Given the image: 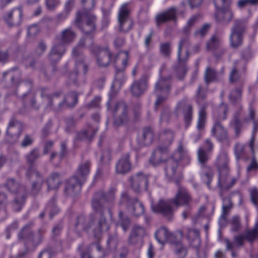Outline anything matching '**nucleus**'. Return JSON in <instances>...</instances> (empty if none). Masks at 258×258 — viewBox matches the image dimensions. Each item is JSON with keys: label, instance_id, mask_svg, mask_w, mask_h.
<instances>
[{"label": "nucleus", "instance_id": "obj_25", "mask_svg": "<svg viewBox=\"0 0 258 258\" xmlns=\"http://www.w3.org/2000/svg\"><path fill=\"white\" fill-rule=\"evenodd\" d=\"M212 136L219 142L227 141L229 140L227 130L221 123H214L211 130Z\"/></svg>", "mask_w": 258, "mask_h": 258}, {"label": "nucleus", "instance_id": "obj_40", "mask_svg": "<svg viewBox=\"0 0 258 258\" xmlns=\"http://www.w3.org/2000/svg\"><path fill=\"white\" fill-rule=\"evenodd\" d=\"M90 163L88 161L81 163L74 175L84 182L90 172Z\"/></svg>", "mask_w": 258, "mask_h": 258}, {"label": "nucleus", "instance_id": "obj_9", "mask_svg": "<svg viewBox=\"0 0 258 258\" xmlns=\"http://www.w3.org/2000/svg\"><path fill=\"white\" fill-rule=\"evenodd\" d=\"M84 46L85 40L81 39L78 45L73 50L72 55L75 58L76 62L75 71L71 72L69 75L68 83L70 85L77 84L79 71L82 70L84 75L88 72V66L84 62V57L82 53Z\"/></svg>", "mask_w": 258, "mask_h": 258}, {"label": "nucleus", "instance_id": "obj_58", "mask_svg": "<svg viewBox=\"0 0 258 258\" xmlns=\"http://www.w3.org/2000/svg\"><path fill=\"white\" fill-rule=\"evenodd\" d=\"M200 17L199 14H196L192 16L188 20L186 26L184 28V31L186 34L189 31L190 28L195 25L197 22Z\"/></svg>", "mask_w": 258, "mask_h": 258}, {"label": "nucleus", "instance_id": "obj_22", "mask_svg": "<svg viewBox=\"0 0 258 258\" xmlns=\"http://www.w3.org/2000/svg\"><path fill=\"white\" fill-rule=\"evenodd\" d=\"M176 108L178 110H181L183 115V118L187 127L190 123L192 118V105L188 103L185 99L180 101L177 104Z\"/></svg>", "mask_w": 258, "mask_h": 258}, {"label": "nucleus", "instance_id": "obj_23", "mask_svg": "<svg viewBox=\"0 0 258 258\" xmlns=\"http://www.w3.org/2000/svg\"><path fill=\"white\" fill-rule=\"evenodd\" d=\"M130 158V154L126 153L118 160L115 166L116 173L124 174L128 172L131 170L132 164Z\"/></svg>", "mask_w": 258, "mask_h": 258}, {"label": "nucleus", "instance_id": "obj_55", "mask_svg": "<svg viewBox=\"0 0 258 258\" xmlns=\"http://www.w3.org/2000/svg\"><path fill=\"white\" fill-rule=\"evenodd\" d=\"M55 202L56 198L54 197L50 200L46 208V210L49 211L50 212V218H52L53 216L58 212V209L55 204Z\"/></svg>", "mask_w": 258, "mask_h": 258}, {"label": "nucleus", "instance_id": "obj_54", "mask_svg": "<svg viewBox=\"0 0 258 258\" xmlns=\"http://www.w3.org/2000/svg\"><path fill=\"white\" fill-rule=\"evenodd\" d=\"M116 192V189L114 187H111L107 192L102 191L104 196V202L112 203L115 200Z\"/></svg>", "mask_w": 258, "mask_h": 258}, {"label": "nucleus", "instance_id": "obj_34", "mask_svg": "<svg viewBox=\"0 0 258 258\" xmlns=\"http://www.w3.org/2000/svg\"><path fill=\"white\" fill-rule=\"evenodd\" d=\"M228 107L227 104L221 103L215 111L213 114L214 123H221L227 117Z\"/></svg>", "mask_w": 258, "mask_h": 258}, {"label": "nucleus", "instance_id": "obj_5", "mask_svg": "<svg viewBox=\"0 0 258 258\" xmlns=\"http://www.w3.org/2000/svg\"><path fill=\"white\" fill-rule=\"evenodd\" d=\"M7 75L10 77L13 86H19L21 90L25 89L26 91L27 92L23 95V100L28 103L31 108L38 110L40 106L37 103L35 97L30 93L33 87L32 81L29 79L20 81L21 72L17 68L12 69L7 72H4L3 78H5Z\"/></svg>", "mask_w": 258, "mask_h": 258}, {"label": "nucleus", "instance_id": "obj_60", "mask_svg": "<svg viewBox=\"0 0 258 258\" xmlns=\"http://www.w3.org/2000/svg\"><path fill=\"white\" fill-rule=\"evenodd\" d=\"M245 153V146L237 144L235 145V154L237 160H239L244 156Z\"/></svg>", "mask_w": 258, "mask_h": 258}, {"label": "nucleus", "instance_id": "obj_52", "mask_svg": "<svg viewBox=\"0 0 258 258\" xmlns=\"http://www.w3.org/2000/svg\"><path fill=\"white\" fill-rule=\"evenodd\" d=\"M159 51L164 57L169 58L171 53V43L169 42L161 43Z\"/></svg>", "mask_w": 258, "mask_h": 258}, {"label": "nucleus", "instance_id": "obj_10", "mask_svg": "<svg viewBox=\"0 0 258 258\" xmlns=\"http://www.w3.org/2000/svg\"><path fill=\"white\" fill-rule=\"evenodd\" d=\"M129 53L127 51L119 52L113 59L115 69V81L112 85L113 88L115 86H121L126 80L124 70L127 66Z\"/></svg>", "mask_w": 258, "mask_h": 258}, {"label": "nucleus", "instance_id": "obj_53", "mask_svg": "<svg viewBox=\"0 0 258 258\" xmlns=\"http://www.w3.org/2000/svg\"><path fill=\"white\" fill-rule=\"evenodd\" d=\"M229 82L230 83H236L237 86H239V82L243 81L240 79V75L239 74L236 66H234L231 70L229 75Z\"/></svg>", "mask_w": 258, "mask_h": 258}, {"label": "nucleus", "instance_id": "obj_26", "mask_svg": "<svg viewBox=\"0 0 258 258\" xmlns=\"http://www.w3.org/2000/svg\"><path fill=\"white\" fill-rule=\"evenodd\" d=\"M215 17L217 22L227 24L232 20L233 13L229 7H227L217 11Z\"/></svg>", "mask_w": 258, "mask_h": 258}, {"label": "nucleus", "instance_id": "obj_6", "mask_svg": "<svg viewBox=\"0 0 258 258\" xmlns=\"http://www.w3.org/2000/svg\"><path fill=\"white\" fill-rule=\"evenodd\" d=\"M76 37L75 32L71 28L64 29L59 35H56L48 54L49 60L53 63L59 61L66 52L65 45L72 43Z\"/></svg>", "mask_w": 258, "mask_h": 258}, {"label": "nucleus", "instance_id": "obj_7", "mask_svg": "<svg viewBox=\"0 0 258 258\" xmlns=\"http://www.w3.org/2000/svg\"><path fill=\"white\" fill-rule=\"evenodd\" d=\"M33 222L25 225L18 235L19 239L24 240L25 244L28 248H35L43 241L46 230L40 228L34 233L32 230Z\"/></svg>", "mask_w": 258, "mask_h": 258}, {"label": "nucleus", "instance_id": "obj_19", "mask_svg": "<svg viewBox=\"0 0 258 258\" xmlns=\"http://www.w3.org/2000/svg\"><path fill=\"white\" fill-rule=\"evenodd\" d=\"M169 158L168 147L159 145L153 152L149 161L152 165L156 166L161 163H165Z\"/></svg>", "mask_w": 258, "mask_h": 258}, {"label": "nucleus", "instance_id": "obj_20", "mask_svg": "<svg viewBox=\"0 0 258 258\" xmlns=\"http://www.w3.org/2000/svg\"><path fill=\"white\" fill-rule=\"evenodd\" d=\"M132 188L136 192H140L142 189H147L149 182V176L142 172H139L130 178Z\"/></svg>", "mask_w": 258, "mask_h": 258}, {"label": "nucleus", "instance_id": "obj_46", "mask_svg": "<svg viewBox=\"0 0 258 258\" xmlns=\"http://www.w3.org/2000/svg\"><path fill=\"white\" fill-rule=\"evenodd\" d=\"M221 43V38L217 34L213 35L207 42V48L210 50L218 49Z\"/></svg>", "mask_w": 258, "mask_h": 258}, {"label": "nucleus", "instance_id": "obj_2", "mask_svg": "<svg viewBox=\"0 0 258 258\" xmlns=\"http://www.w3.org/2000/svg\"><path fill=\"white\" fill-rule=\"evenodd\" d=\"M96 17L90 13L78 12L75 20V24L79 26L80 23L83 20L85 24L82 30L85 33L86 36L81 39L85 40V43L89 40L91 43L89 47L90 52L94 54L96 57L97 65L100 67H106L112 61V54L108 48H101L99 46L92 43V37L90 36L95 29Z\"/></svg>", "mask_w": 258, "mask_h": 258}, {"label": "nucleus", "instance_id": "obj_63", "mask_svg": "<svg viewBox=\"0 0 258 258\" xmlns=\"http://www.w3.org/2000/svg\"><path fill=\"white\" fill-rule=\"evenodd\" d=\"M244 240H245V238L243 234L235 236L233 237V241L235 243L237 248H240L243 245Z\"/></svg>", "mask_w": 258, "mask_h": 258}, {"label": "nucleus", "instance_id": "obj_49", "mask_svg": "<svg viewBox=\"0 0 258 258\" xmlns=\"http://www.w3.org/2000/svg\"><path fill=\"white\" fill-rule=\"evenodd\" d=\"M244 238L250 243L253 242L258 237V223L251 230L245 231L244 233Z\"/></svg>", "mask_w": 258, "mask_h": 258}, {"label": "nucleus", "instance_id": "obj_44", "mask_svg": "<svg viewBox=\"0 0 258 258\" xmlns=\"http://www.w3.org/2000/svg\"><path fill=\"white\" fill-rule=\"evenodd\" d=\"M207 106L208 104L207 103L204 104L200 106L197 123V128L199 130H203L205 127L206 121V109Z\"/></svg>", "mask_w": 258, "mask_h": 258}, {"label": "nucleus", "instance_id": "obj_61", "mask_svg": "<svg viewBox=\"0 0 258 258\" xmlns=\"http://www.w3.org/2000/svg\"><path fill=\"white\" fill-rule=\"evenodd\" d=\"M210 27V25L208 24H204L200 29L195 32V36L196 37H204L209 31Z\"/></svg>", "mask_w": 258, "mask_h": 258}, {"label": "nucleus", "instance_id": "obj_16", "mask_svg": "<svg viewBox=\"0 0 258 258\" xmlns=\"http://www.w3.org/2000/svg\"><path fill=\"white\" fill-rule=\"evenodd\" d=\"M216 165L219 171L220 176V183L225 181V176L229 173V158L228 153L226 151H222L218 156Z\"/></svg>", "mask_w": 258, "mask_h": 258}, {"label": "nucleus", "instance_id": "obj_56", "mask_svg": "<svg viewBox=\"0 0 258 258\" xmlns=\"http://www.w3.org/2000/svg\"><path fill=\"white\" fill-rule=\"evenodd\" d=\"M228 174H227L226 177V180L225 181L221 182L220 183V176H219L218 185L221 189H229L235 183L236 181V179L235 178H233L231 179L230 183L228 182Z\"/></svg>", "mask_w": 258, "mask_h": 258}, {"label": "nucleus", "instance_id": "obj_27", "mask_svg": "<svg viewBox=\"0 0 258 258\" xmlns=\"http://www.w3.org/2000/svg\"><path fill=\"white\" fill-rule=\"evenodd\" d=\"M147 88V79L145 77L135 81L131 86V91L135 96H141Z\"/></svg>", "mask_w": 258, "mask_h": 258}, {"label": "nucleus", "instance_id": "obj_15", "mask_svg": "<svg viewBox=\"0 0 258 258\" xmlns=\"http://www.w3.org/2000/svg\"><path fill=\"white\" fill-rule=\"evenodd\" d=\"M27 177L32 180L30 194L36 196L41 190L43 184V176L36 168H28L26 173Z\"/></svg>", "mask_w": 258, "mask_h": 258}, {"label": "nucleus", "instance_id": "obj_48", "mask_svg": "<svg viewBox=\"0 0 258 258\" xmlns=\"http://www.w3.org/2000/svg\"><path fill=\"white\" fill-rule=\"evenodd\" d=\"M172 243L175 246V251L176 254L180 258H184L187 254L186 247L182 244L180 240L175 239L172 241Z\"/></svg>", "mask_w": 258, "mask_h": 258}, {"label": "nucleus", "instance_id": "obj_13", "mask_svg": "<svg viewBox=\"0 0 258 258\" xmlns=\"http://www.w3.org/2000/svg\"><path fill=\"white\" fill-rule=\"evenodd\" d=\"M247 22L245 20H236L231 28L229 37L230 46L236 49L241 46L243 42V35L246 29Z\"/></svg>", "mask_w": 258, "mask_h": 258}, {"label": "nucleus", "instance_id": "obj_33", "mask_svg": "<svg viewBox=\"0 0 258 258\" xmlns=\"http://www.w3.org/2000/svg\"><path fill=\"white\" fill-rule=\"evenodd\" d=\"M190 43L187 35L183 36L179 42L178 46L177 57L181 59V57H189V46Z\"/></svg>", "mask_w": 258, "mask_h": 258}, {"label": "nucleus", "instance_id": "obj_39", "mask_svg": "<svg viewBox=\"0 0 258 258\" xmlns=\"http://www.w3.org/2000/svg\"><path fill=\"white\" fill-rule=\"evenodd\" d=\"M174 137V133L171 130H164L160 135L161 144L164 147H169L172 143Z\"/></svg>", "mask_w": 258, "mask_h": 258}, {"label": "nucleus", "instance_id": "obj_35", "mask_svg": "<svg viewBox=\"0 0 258 258\" xmlns=\"http://www.w3.org/2000/svg\"><path fill=\"white\" fill-rule=\"evenodd\" d=\"M145 234V230L144 227L135 226L133 227L128 238L129 244H136L142 239Z\"/></svg>", "mask_w": 258, "mask_h": 258}, {"label": "nucleus", "instance_id": "obj_43", "mask_svg": "<svg viewBox=\"0 0 258 258\" xmlns=\"http://www.w3.org/2000/svg\"><path fill=\"white\" fill-rule=\"evenodd\" d=\"M240 109L236 111L233 114V119L232 122L230 123V125H233L235 131L236 137L239 136L242 127V121L240 120L241 111Z\"/></svg>", "mask_w": 258, "mask_h": 258}, {"label": "nucleus", "instance_id": "obj_29", "mask_svg": "<svg viewBox=\"0 0 258 258\" xmlns=\"http://www.w3.org/2000/svg\"><path fill=\"white\" fill-rule=\"evenodd\" d=\"M154 138L153 131L150 127H146L138 138V144L140 147L149 145L153 142Z\"/></svg>", "mask_w": 258, "mask_h": 258}, {"label": "nucleus", "instance_id": "obj_1", "mask_svg": "<svg viewBox=\"0 0 258 258\" xmlns=\"http://www.w3.org/2000/svg\"><path fill=\"white\" fill-rule=\"evenodd\" d=\"M103 196L101 190L95 193L91 202L94 212L87 217L80 215L77 217L75 230L79 235L84 231L99 239L103 232L110 229L109 221L105 214Z\"/></svg>", "mask_w": 258, "mask_h": 258}, {"label": "nucleus", "instance_id": "obj_4", "mask_svg": "<svg viewBox=\"0 0 258 258\" xmlns=\"http://www.w3.org/2000/svg\"><path fill=\"white\" fill-rule=\"evenodd\" d=\"M40 96L45 109L56 110H61L65 106L74 107L78 102V94L72 91L68 93L64 98L61 97V92L57 91L51 93L47 88L40 89Z\"/></svg>", "mask_w": 258, "mask_h": 258}, {"label": "nucleus", "instance_id": "obj_3", "mask_svg": "<svg viewBox=\"0 0 258 258\" xmlns=\"http://www.w3.org/2000/svg\"><path fill=\"white\" fill-rule=\"evenodd\" d=\"M177 192L175 197L169 200H160L157 203L152 204L151 208L153 212L159 213L170 220L173 218L174 209L172 206L177 209L182 206H189L192 202V198L188 190L181 186L178 181Z\"/></svg>", "mask_w": 258, "mask_h": 258}, {"label": "nucleus", "instance_id": "obj_14", "mask_svg": "<svg viewBox=\"0 0 258 258\" xmlns=\"http://www.w3.org/2000/svg\"><path fill=\"white\" fill-rule=\"evenodd\" d=\"M130 13L129 3L123 4L119 8L118 14V22L119 30L122 33H127L134 26V23L130 17Z\"/></svg>", "mask_w": 258, "mask_h": 258}, {"label": "nucleus", "instance_id": "obj_28", "mask_svg": "<svg viewBox=\"0 0 258 258\" xmlns=\"http://www.w3.org/2000/svg\"><path fill=\"white\" fill-rule=\"evenodd\" d=\"M22 16V10L20 8L13 9L9 14L4 16L6 22L10 26L19 24Z\"/></svg>", "mask_w": 258, "mask_h": 258}, {"label": "nucleus", "instance_id": "obj_18", "mask_svg": "<svg viewBox=\"0 0 258 258\" xmlns=\"http://www.w3.org/2000/svg\"><path fill=\"white\" fill-rule=\"evenodd\" d=\"M178 163L172 159H168L165 162V172L166 177L170 180L180 182L182 176L178 171Z\"/></svg>", "mask_w": 258, "mask_h": 258}, {"label": "nucleus", "instance_id": "obj_47", "mask_svg": "<svg viewBox=\"0 0 258 258\" xmlns=\"http://www.w3.org/2000/svg\"><path fill=\"white\" fill-rule=\"evenodd\" d=\"M211 154L205 148L199 147L197 151V156L200 163L204 166L210 159Z\"/></svg>", "mask_w": 258, "mask_h": 258}, {"label": "nucleus", "instance_id": "obj_32", "mask_svg": "<svg viewBox=\"0 0 258 258\" xmlns=\"http://www.w3.org/2000/svg\"><path fill=\"white\" fill-rule=\"evenodd\" d=\"M188 57H181V59L177 57V62L174 67L176 75L179 80L183 79L187 72L186 62Z\"/></svg>", "mask_w": 258, "mask_h": 258}, {"label": "nucleus", "instance_id": "obj_12", "mask_svg": "<svg viewBox=\"0 0 258 258\" xmlns=\"http://www.w3.org/2000/svg\"><path fill=\"white\" fill-rule=\"evenodd\" d=\"M171 77H160L155 85L154 93L157 96L155 103V109L162 104L168 98L171 90Z\"/></svg>", "mask_w": 258, "mask_h": 258}, {"label": "nucleus", "instance_id": "obj_38", "mask_svg": "<svg viewBox=\"0 0 258 258\" xmlns=\"http://www.w3.org/2000/svg\"><path fill=\"white\" fill-rule=\"evenodd\" d=\"M97 128L88 126L85 130L77 134V139L78 140L91 141L96 135Z\"/></svg>", "mask_w": 258, "mask_h": 258}, {"label": "nucleus", "instance_id": "obj_45", "mask_svg": "<svg viewBox=\"0 0 258 258\" xmlns=\"http://www.w3.org/2000/svg\"><path fill=\"white\" fill-rule=\"evenodd\" d=\"M186 158H188L187 152L183 148V146L180 144L178 146L177 151L171 156H169V159H173L179 164L180 161Z\"/></svg>", "mask_w": 258, "mask_h": 258}, {"label": "nucleus", "instance_id": "obj_36", "mask_svg": "<svg viewBox=\"0 0 258 258\" xmlns=\"http://www.w3.org/2000/svg\"><path fill=\"white\" fill-rule=\"evenodd\" d=\"M232 207L233 204L230 198L226 197L223 199L222 213L219 219L220 225H223L226 222L227 216L229 214Z\"/></svg>", "mask_w": 258, "mask_h": 258}, {"label": "nucleus", "instance_id": "obj_42", "mask_svg": "<svg viewBox=\"0 0 258 258\" xmlns=\"http://www.w3.org/2000/svg\"><path fill=\"white\" fill-rule=\"evenodd\" d=\"M48 190L57 189L61 184L60 174L57 172L52 173L47 180Z\"/></svg>", "mask_w": 258, "mask_h": 258}, {"label": "nucleus", "instance_id": "obj_62", "mask_svg": "<svg viewBox=\"0 0 258 258\" xmlns=\"http://www.w3.org/2000/svg\"><path fill=\"white\" fill-rule=\"evenodd\" d=\"M199 232L197 230L189 229L187 235V238L190 240L199 241Z\"/></svg>", "mask_w": 258, "mask_h": 258}, {"label": "nucleus", "instance_id": "obj_30", "mask_svg": "<svg viewBox=\"0 0 258 258\" xmlns=\"http://www.w3.org/2000/svg\"><path fill=\"white\" fill-rule=\"evenodd\" d=\"M176 18V9L171 7L166 11L158 14L156 17L157 24L164 23L169 21L174 20Z\"/></svg>", "mask_w": 258, "mask_h": 258}, {"label": "nucleus", "instance_id": "obj_8", "mask_svg": "<svg viewBox=\"0 0 258 258\" xmlns=\"http://www.w3.org/2000/svg\"><path fill=\"white\" fill-rule=\"evenodd\" d=\"M116 93L112 90L109 93V100L107 103L108 109L114 115V123L120 125L130 120V116L126 104L123 101L115 102L113 98Z\"/></svg>", "mask_w": 258, "mask_h": 258}, {"label": "nucleus", "instance_id": "obj_31", "mask_svg": "<svg viewBox=\"0 0 258 258\" xmlns=\"http://www.w3.org/2000/svg\"><path fill=\"white\" fill-rule=\"evenodd\" d=\"M155 236L157 241L162 244H164L167 241L172 243L175 239L174 236L164 227L159 228L156 232Z\"/></svg>", "mask_w": 258, "mask_h": 258}, {"label": "nucleus", "instance_id": "obj_24", "mask_svg": "<svg viewBox=\"0 0 258 258\" xmlns=\"http://www.w3.org/2000/svg\"><path fill=\"white\" fill-rule=\"evenodd\" d=\"M243 85V81H240L239 86H237L235 88L231 90L228 96L230 102L232 104L237 105L239 107V109L240 110L242 109L241 100Z\"/></svg>", "mask_w": 258, "mask_h": 258}, {"label": "nucleus", "instance_id": "obj_17", "mask_svg": "<svg viewBox=\"0 0 258 258\" xmlns=\"http://www.w3.org/2000/svg\"><path fill=\"white\" fill-rule=\"evenodd\" d=\"M122 202H127V208L131 213L135 217H139L144 213V207L142 203L136 199H130L128 194L123 192L121 195Z\"/></svg>", "mask_w": 258, "mask_h": 258}, {"label": "nucleus", "instance_id": "obj_41", "mask_svg": "<svg viewBox=\"0 0 258 258\" xmlns=\"http://www.w3.org/2000/svg\"><path fill=\"white\" fill-rule=\"evenodd\" d=\"M41 156V153L38 148L32 149L25 156L26 161L29 165L28 168H35L33 166L34 162Z\"/></svg>", "mask_w": 258, "mask_h": 258}, {"label": "nucleus", "instance_id": "obj_11", "mask_svg": "<svg viewBox=\"0 0 258 258\" xmlns=\"http://www.w3.org/2000/svg\"><path fill=\"white\" fill-rule=\"evenodd\" d=\"M5 186L10 192L18 194L13 202V209L14 211H20L25 202L27 194L24 186H21L13 178L7 180Z\"/></svg>", "mask_w": 258, "mask_h": 258}, {"label": "nucleus", "instance_id": "obj_21", "mask_svg": "<svg viewBox=\"0 0 258 258\" xmlns=\"http://www.w3.org/2000/svg\"><path fill=\"white\" fill-rule=\"evenodd\" d=\"M82 179L74 175L64 182V192L68 196H74L79 192L83 184Z\"/></svg>", "mask_w": 258, "mask_h": 258}, {"label": "nucleus", "instance_id": "obj_59", "mask_svg": "<svg viewBox=\"0 0 258 258\" xmlns=\"http://www.w3.org/2000/svg\"><path fill=\"white\" fill-rule=\"evenodd\" d=\"M206 97V90L202 88L201 85H199L197 92L196 102L199 104Z\"/></svg>", "mask_w": 258, "mask_h": 258}, {"label": "nucleus", "instance_id": "obj_64", "mask_svg": "<svg viewBox=\"0 0 258 258\" xmlns=\"http://www.w3.org/2000/svg\"><path fill=\"white\" fill-rule=\"evenodd\" d=\"M117 237L116 235L109 237L107 240V244L110 249L115 248L117 246Z\"/></svg>", "mask_w": 258, "mask_h": 258}, {"label": "nucleus", "instance_id": "obj_37", "mask_svg": "<svg viewBox=\"0 0 258 258\" xmlns=\"http://www.w3.org/2000/svg\"><path fill=\"white\" fill-rule=\"evenodd\" d=\"M22 131V123L13 117L10 120L7 131V134L10 136H13L17 133L19 136Z\"/></svg>", "mask_w": 258, "mask_h": 258}, {"label": "nucleus", "instance_id": "obj_50", "mask_svg": "<svg viewBox=\"0 0 258 258\" xmlns=\"http://www.w3.org/2000/svg\"><path fill=\"white\" fill-rule=\"evenodd\" d=\"M118 221L117 223V226H120L122 227L124 231L126 232L130 225V219L124 215L123 213L120 211L118 213Z\"/></svg>", "mask_w": 258, "mask_h": 258}, {"label": "nucleus", "instance_id": "obj_57", "mask_svg": "<svg viewBox=\"0 0 258 258\" xmlns=\"http://www.w3.org/2000/svg\"><path fill=\"white\" fill-rule=\"evenodd\" d=\"M34 142L33 137L30 135H25L20 143V146L22 148H26L31 146Z\"/></svg>", "mask_w": 258, "mask_h": 258}, {"label": "nucleus", "instance_id": "obj_51", "mask_svg": "<svg viewBox=\"0 0 258 258\" xmlns=\"http://www.w3.org/2000/svg\"><path fill=\"white\" fill-rule=\"evenodd\" d=\"M217 76V72L214 69L208 67L206 69L204 75L205 81L206 84L208 85L210 83L216 80Z\"/></svg>", "mask_w": 258, "mask_h": 258}]
</instances>
